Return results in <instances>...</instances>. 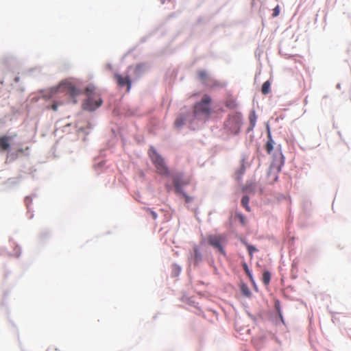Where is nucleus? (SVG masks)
Here are the masks:
<instances>
[{"mask_svg":"<svg viewBox=\"0 0 351 351\" xmlns=\"http://www.w3.org/2000/svg\"><path fill=\"white\" fill-rule=\"evenodd\" d=\"M240 219H241V223H242L243 224H244V218H243V216H241Z\"/></svg>","mask_w":351,"mask_h":351,"instance_id":"nucleus-27","label":"nucleus"},{"mask_svg":"<svg viewBox=\"0 0 351 351\" xmlns=\"http://www.w3.org/2000/svg\"><path fill=\"white\" fill-rule=\"evenodd\" d=\"M241 125L242 117L240 114L229 117L225 122L226 128L233 134H237L239 132Z\"/></svg>","mask_w":351,"mask_h":351,"instance_id":"nucleus-5","label":"nucleus"},{"mask_svg":"<svg viewBox=\"0 0 351 351\" xmlns=\"http://www.w3.org/2000/svg\"><path fill=\"white\" fill-rule=\"evenodd\" d=\"M114 78L120 87L127 86V91H129L131 88V80L128 75L125 77L119 73L114 74Z\"/></svg>","mask_w":351,"mask_h":351,"instance_id":"nucleus-7","label":"nucleus"},{"mask_svg":"<svg viewBox=\"0 0 351 351\" xmlns=\"http://www.w3.org/2000/svg\"><path fill=\"white\" fill-rule=\"evenodd\" d=\"M186 120V116H180L175 121L174 125L176 128H181L185 123Z\"/></svg>","mask_w":351,"mask_h":351,"instance_id":"nucleus-13","label":"nucleus"},{"mask_svg":"<svg viewBox=\"0 0 351 351\" xmlns=\"http://www.w3.org/2000/svg\"><path fill=\"white\" fill-rule=\"evenodd\" d=\"M194 259L195 263H198L202 260V254L197 246H194Z\"/></svg>","mask_w":351,"mask_h":351,"instance_id":"nucleus-14","label":"nucleus"},{"mask_svg":"<svg viewBox=\"0 0 351 351\" xmlns=\"http://www.w3.org/2000/svg\"><path fill=\"white\" fill-rule=\"evenodd\" d=\"M183 193L184 197H185V200L186 202H189L192 200V198L191 197L188 196L184 193Z\"/></svg>","mask_w":351,"mask_h":351,"instance_id":"nucleus-25","label":"nucleus"},{"mask_svg":"<svg viewBox=\"0 0 351 351\" xmlns=\"http://www.w3.org/2000/svg\"><path fill=\"white\" fill-rule=\"evenodd\" d=\"M61 104H62V103H60V102H53V104L51 106V108L53 110L56 111L58 110V106H60Z\"/></svg>","mask_w":351,"mask_h":351,"instance_id":"nucleus-23","label":"nucleus"},{"mask_svg":"<svg viewBox=\"0 0 351 351\" xmlns=\"http://www.w3.org/2000/svg\"><path fill=\"white\" fill-rule=\"evenodd\" d=\"M256 119H257V117L256 115V112L255 111H252L249 115V120H250V130H252L255 125H256Z\"/></svg>","mask_w":351,"mask_h":351,"instance_id":"nucleus-11","label":"nucleus"},{"mask_svg":"<svg viewBox=\"0 0 351 351\" xmlns=\"http://www.w3.org/2000/svg\"><path fill=\"white\" fill-rule=\"evenodd\" d=\"M245 166H244V165H243V164H242V165H241V168H240V169H239V174H240V175L243 174V173H244V172H245Z\"/></svg>","mask_w":351,"mask_h":351,"instance_id":"nucleus-24","label":"nucleus"},{"mask_svg":"<svg viewBox=\"0 0 351 351\" xmlns=\"http://www.w3.org/2000/svg\"><path fill=\"white\" fill-rule=\"evenodd\" d=\"M250 198L248 196L245 195L241 199V204L245 208V210L248 212L250 211V207L249 206Z\"/></svg>","mask_w":351,"mask_h":351,"instance_id":"nucleus-17","label":"nucleus"},{"mask_svg":"<svg viewBox=\"0 0 351 351\" xmlns=\"http://www.w3.org/2000/svg\"><path fill=\"white\" fill-rule=\"evenodd\" d=\"M145 210H146V212L147 213H149L152 215V217L154 219H157L158 215L156 212L153 211L151 208H145Z\"/></svg>","mask_w":351,"mask_h":351,"instance_id":"nucleus-21","label":"nucleus"},{"mask_svg":"<svg viewBox=\"0 0 351 351\" xmlns=\"http://www.w3.org/2000/svg\"><path fill=\"white\" fill-rule=\"evenodd\" d=\"M276 308L277 311H278L279 315L282 318V315H281L280 311L279 309V304H276Z\"/></svg>","mask_w":351,"mask_h":351,"instance_id":"nucleus-26","label":"nucleus"},{"mask_svg":"<svg viewBox=\"0 0 351 351\" xmlns=\"http://www.w3.org/2000/svg\"><path fill=\"white\" fill-rule=\"evenodd\" d=\"M274 142L271 138L270 133L268 134V141L265 145V149L268 154H271L274 149Z\"/></svg>","mask_w":351,"mask_h":351,"instance_id":"nucleus-10","label":"nucleus"},{"mask_svg":"<svg viewBox=\"0 0 351 351\" xmlns=\"http://www.w3.org/2000/svg\"><path fill=\"white\" fill-rule=\"evenodd\" d=\"M86 95L87 99L83 104L84 110L94 111L100 107L103 103L99 93L96 91L94 86H88L86 88Z\"/></svg>","mask_w":351,"mask_h":351,"instance_id":"nucleus-1","label":"nucleus"},{"mask_svg":"<svg viewBox=\"0 0 351 351\" xmlns=\"http://www.w3.org/2000/svg\"><path fill=\"white\" fill-rule=\"evenodd\" d=\"M243 269L244 271H245L246 274L247 275V276L249 277V278L250 279L251 281H253V276H252V274L247 266V265L244 263L243 264Z\"/></svg>","mask_w":351,"mask_h":351,"instance_id":"nucleus-19","label":"nucleus"},{"mask_svg":"<svg viewBox=\"0 0 351 351\" xmlns=\"http://www.w3.org/2000/svg\"><path fill=\"white\" fill-rule=\"evenodd\" d=\"M15 81L18 82L19 81V77H16Z\"/></svg>","mask_w":351,"mask_h":351,"instance_id":"nucleus-28","label":"nucleus"},{"mask_svg":"<svg viewBox=\"0 0 351 351\" xmlns=\"http://www.w3.org/2000/svg\"><path fill=\"white\" fill-rule=\"evenodd\" d=\"M241 291L242 294L246 297H250L251 295V291H250L248 287L245 284L241 285Z\"/></svg>","mask_w":351,"mask_h":351,"instance_id":"nucleus-18","label":"nucleus"},{"mask_svg":"<svg viewBox=\"0 0 351 351\" xmlns=\"http://www.w3.org/2000/svg\"><path fill=\"white\" fill-rule=\"evenodd\" d=\"M197 76H198V79L203 83H205L208 78V75L207 72L204 70L199 71L197 72Z\"/></svg>","mask_w":351,"mask_h":351,"instance_id":"nucleus-12","label":"nucleus"},{"mask_svg":"<svg viewBox=\"0 0 351 351\" xmlns=\"http://www.w3.org/2000/svg\"><path fill=\"white\" fill-rule=\"evenodd\" d=\"M279 14H280V6L278 5L273 10L272 16L273 17H276Z\"/></svg>","mask_w":351,"mask_h":351,"instance_id":"nucleus-22","label":"nucleus"},{"mask_svg":"<svg viewBox=\"0 0 351 351\" xmlns=\"http://www.w3.org/2000/svg\"><path fill=\"white\" fill-rule=\"evenodd\" d=\"M12 137L7 135L0 136V149L1 151H8L10 147V141Z\"/></svg>","mask_w":351,"mask_h":351,"instance_id":"nucleus-8","label":"nucleus"},{"mask_svg":"<svg viewBox=\"0 0 351 351\" xmlns=\"http://www.w3.org/2000/svg\"><path fill=\"white\" fill-rule=\"evenodd\" d=\"M207 241L209 245L217 249L218 252L225 255L226 252L223 247V244L226 241V237L222 234H208Z\"/></svg>","mask_w":351,"mask_h":351,"instance_id":"nucleus-6","label":"nucleus"},{"mask_svg":"<svg viewBox=\"0 0 351 351\" xmlns=\"http://www.w3.org/2000/svg\"><path fill=\"white\" fill-rule=\"evenodd\" d=\"M271 280V274L268 271H265L263 274L262 280L265 285H268Z\"/></svg>","mask_w":351,"mask_h":351,"instance_id":"nucleus-15","label":"nucleus"},{"mask_svg":"<svg viewBox=\"0 0 351 351\" xmlns=\"http://www.w3.org/2000/svg\"><path fill=\"white\" fill-rule=\"evenodd\" d=\"M278 171H280V167H278Z\"/></svg>","mask_w":351,"mask_h":351,"instance_id":"nucleus-29","label":"nucleus"},{"mask_svg":"<svg viewBox=\"0 0 351 351\" xmlns=\"http://www.w3.org/2000/svg\"><path fill=\"white\" fill-rule=\"evenodd\" d=\"M270 86H271V84L268 80L265 82L263 83V84L262 86V88H261L262 93L263 95L268 94L270 91Z\"/></svg>","mask_w":351,"mask_h":351,"instance_id":"nucleus-16","label":"nucleus"},{"mask_svg":"<svg viewBox=\"0 0 351 351\" xmlns=\"http://www.w3.org/2000/svg\"><path fill=\"white\" fill-rule=\"evenodd\" d=\"M245 245H246L247 251L249 252V255L250 256H253V253L256 252L257 249L254 246L249 245L247 243H246Z\"/></svg>","mask_w":351,"mask_h":351,"instance_id":"nucleus-20","label":"nucleus"},{"mask_svg":"<svg viewBox=\"0 0 351 351\" xmlns=\"http://www.w3.org/2000/svg\"><path fill=\"white\" fill-rule=\"evenodd\" d=\"M51 93L53 95L62 93L72 97L73 98H75L77 96L82 94V91L77 89L71 82H62L58 86L52 88Z\"/></svg>","mask_w":351,"mask_h":351,"instance_id":"nucleus-4","label":"nucleus"},{"mask_svg":"<svg viewBox=\"0 0 351 351\" xmlns=\"http://www.w3.org/2000/svg\"><path fill=\"white\" fill-rule=\"evenodd\" d=\"M173 184H174L176 192L182 193V186L188 184V182H182L180 180V178L178 176H176L173 178Z\"/></svg>","mask_w":351,"mask_h":351,"instance_id":"nucleus-9","label":"nucleus"},{"mask_svg":"<svg viewBox=\"0 0 351 351\" xmlns=\"http://www.w3.org/2000/svg\"><path fill=\"white\" fill-rule=\"evenodd\" d=\"M149 156L156 168L157 173L161 176H169V171L163 158L154 148L152 147L149 150Z\"/></svg>","mask_w":351,"mask_h":351,"instance_id":"nucleus-3","label":"nucleus"},{"mask_svg":"<svg viewBox=\"0 0 351 351\" xmlns=\"http://www.w3.org/2000/svg\"><path fill=\"white\" fill-rule=\"evenodd\" d=\"M211 97L208 95H204L201 101L195 104L193 109V114L196 117H202L208 119L210 114V104Z\"/></svg>","mask_w":351,"mask_h":351,"instance_id":"nucleus-2","label":"nucleus"}]
</instances>
